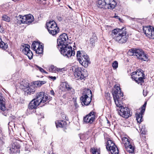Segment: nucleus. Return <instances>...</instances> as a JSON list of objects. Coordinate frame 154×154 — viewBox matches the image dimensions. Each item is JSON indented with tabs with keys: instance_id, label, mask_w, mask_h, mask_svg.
Returning <instances> with one entry per match:
<instances>
[{
	"instance_id": "473e14b6",
	"label": "nucleus",
	"mask_w": 154,
	"mask_h": 154,
	"mask_svg": "<svg viewBox=\"0 0 154 154\" xmlns=\"http://www.w3.org/2000/svg\"><path fill=\"white\" fill-rule=\"evenodd\" d=\"M49 70L50 72H56L57 71V67L54 65H51L49 68Z\"/></svg>"
},
{
	"instance_id": "3c124183",
	"label": "nucleus",
	"mask_w": 154,
	"mask_h": 154,
	"mask_svg": "<svg viewBox=\"0 0 154 154\" xmlns=\"http://www.w3.org/2000/svg\"><path fill=\"white\" fill-rule=\"evenodd\" d=\"M74 104H75V107H77V103H74Z\"/></svg>"
},
{
	"instance_id": "f257e3e1",
	"label": "nucleus",
	"mask_w": 154,
	"mask_h": 154,
	"mask_svg": "<svg viewBox=\"0 0 154 154\" xmlns=\"http://www.w3.org/2000/svg\"><path fill=\"white\" fill-rule=\"evenodd\" d=\"M127 32L125 28L115 29L112 31V37L115 40L120 43L126 42L128 36L126 35Z\"/></svg>"
},
{
	"instance_id": "bb28decb",
	"label": "nucleus",
	"mask_w": 154,
	"mask_h": 154,
	"mask_svg": "<svg viewBox=\"0 0 154 154\" xmlns=\"http://www.w3.org/2000/svg\"><path fill=\"white\" fill-rule=\"evenodd\" d=\"M23 83L22 84H21L20 86V88L23 91H24V89H25L26 88H28L29 86V83L26 82V81L24 80L23 82Z\"/></svg>"
},
{
	"instance_id": "8fccbe9b",
	"label": "nucleus",
	"mask_w": 154,
	"mask_h": 154,
	"mask_svg": "<svg viewBox=\"0 0 154 154\" xmlns=\"http://www.w3.org/2000/svg\"><path fill=\"white\" fill-rule=\"evenodd\" d=\"M114 17H115V18H119V19H120V18H119V17H118V16H114Z\"/></svg>"
},
{
	"instance_id": "ea45409f",
	"label": "nucleus",
	"mask_w": 154,
	"mask_h": 154,
	"mask_svg": "<svg viewBox=\"0 0 154 154\" xmlns=\"http://www.w3.org/2000/svg\"><path fill=\"white\" fill-rule=\"evenodd\" d=\"M140 126L139 125V128H140L141 132L142 133V134H144V131L145 129V125L142 126L141 127H140Z\"/></svg>"
},
{
	"instance_id": "2eb2a0df",
	"label": "nucleus",
	"mask_w": 154,
	"mask_h": 154,
	"mask_svg": "<svg viewBox=\"0 0 154 154\" xmlns=\"http://www.w3.org/2000/svg\"><path fill=\"white\" fill-rule=\"evenodd\" d=\"M45 93L43 92H40L37 93L34 99L39 103H44L49 100V97L47 96H45Z\"/></svg>"
},
{
	"instance_id": "13d9d810",
	"label": "nucleus",
	"mask_w": 154,
	"mask_h": 154,
	"mask_svg": "<svg viewBox=\"0 0 154 154\" xmlns=\"http://www.w3.org/2000/svg\"><path fill=\"white\" fill-rule=\"evenodd\" d=\"M44 1H46V0H43Z\"/></svg>"
},
{
	"instance_id": "6ab92c4d",
	"label": "nucleus",
	"mask_w": 154,
	"mask_h": 154,
	"mask_svg": "<svg viewBox=\"0 0 154 154\" xmlns=\"http://www.w3.org/2000/svg\"><path fill=\"white\" fill-rule=\"evenodd\" d=\"M95 118V113L94 112L92 111L84 117L83 120L86 123L91 124L94 120Z\"/></svg>"
},
{
	"instance_id": "4468645a",
	"label": "nucleus",
	"mask_w": 154,
	"mask_h": 154,
	"mask_svg": "<svg viewBox=\"0 0 154 154\" xmlns=\"http://www.w3.org/2000/svg\"><path fill=\"white\" fill-rule=\"evenodd\" d=\"M143 31L148 38L154 39V28L153 27L149 26L143 27Z\"/></svg>"
},
{
	"instance_id": "09e8293b",
	"label": "nucleus",
	"mask_w": 154,
	"mask_h": 154,
	"mask_svg": "<svg viewBox=\"0 0 154 154\" xmlns=\"http://www.w3.org/2000/svg\"><path fill=\"white\" fill-rule=\"evenodd\" d=\"M135 19L134 18H132V17L130 18V19L131 20H135Z\"/></svg>"
},
{
	"instance_id": "393cba45",
	"label": "nucleus",
	"mask_w": 154,
	"mask_h": 154,
	"mask_svg": "<svg viewBox=\"0 0 154 154\" xmlns=\"http://www.w3.org/2000/svg\"><path fill=\"white\" fill-rule=\"evenodd\" d=\"M126 150L130 153H133L134 152V148L131 144H129L125 146Z\"/></svg>"
},
{
	"instance_id": "7c9ffc66",
	"label": "nucleus",
	"mask_w": 154,
	"mask_h": 154,
	"mask_svg": "<svg viewBox=\"0 0 154 154\" xmlns=\"http://www.w3.org/2000/svg\"><path fill=\"white\" fill-rule=\"evenodd\" d=\"M122 141L125 146L130 144L128 139L125 137H124L122 138Z\"/></svg>"
},
{
	"instance_id": "cd10ccee",
	"label": "nucleus",
	"mask_w": 154,
	"mask_h": 154,
	"mask_svg": "<svg viewBox=\"0 0 154 154\" xmlns=\"http://www.w3.org/2000/svg\"><path fill=\"white\" fill-rule=\"evenodd\" d=\"M43 48L42 45L40 44L38 46L35 50V52L36 54H41L43 51Z\"/></svg>"
},
{
	"instance_id": "4be33fe9",
	"label": "nucleus",
	"mask_w": 154,
	"mask_h": 154,
	"mask_svg": "<svg viewBox=\"0 0 154 154\" xmlns=\"http://www.w3.org/2000/svg\"><path fill=\"white\" fill-rule=\"evenodd\" d=\"M40 103L34 99L32 100L29 103L28 108L32 109H36Z\"/></svg>"
},
{
	"instance_id": "72a5a7b5",
	"label": "nucleus",
	"mask_w": 154,
	"mask_h": 154,
	"mask_svg": "<svg viewBox=\"0 0 154 154\" xmlns=\"http://www.w3.org/2000/svg\"><path fill=\"white\" fill-rule=\"evenodd\" d=\"M46 83V82L45 81H37L35 82V83L34 84L35 85H35H36L37 86H40Z\"/></svg>"
},
{
	"instance_id": "a211bd4d",
	"label": "nucleus",
	"mask_w": 154,
	"mask_h": 154,
	"mask_svg": "<svg viewBox=\"0 0 154 154\" xmlns=\"http://www.w3.org/2000/svg\"><path fill=\"white\" fill-rule=\"evenodd\" d=\"M90 59L88 56L86 54L82 55L81 58H78V60L80 63L85 67L88 66V64L90 63Z\"/></svg>"
},
{
	"instance_id": "37998d69",
	"label": "nucleus",
	"mask_w": 154,
	"mask_h": 154,
	"mask_svg": "<svg viewBox=\"0 0 154 154\" xmlns=\"http://www.w3.org/2000/svg\"><path fill=\"white\" fill-rule=\"evenodd\" d=\"M49 77L52 80H53L54 81L56 79V77L55 76H54V77H53V76H49Z\"/></svg>"
},
{
	"instance_id": "9d476101",
	"label": "nucleus",
	"mask_w": 154,
	"mask_h": 154,
	"mask_svg": "<svg viewBox=\"0 0 154 154\" xmlns=\"http://www.w3.org/2000/svg\"><path fill=\"white\" fill-rule=\"evenodd\" d=\"M106 149L112 154H118L119 151L118 148L112 140H108L106 143Z\"/></svg>"
},
{
	"instance_id": "423d86ee",
	"label": "nucleus",
	"mask_w": 154,
	"mask_h": 154,
	"mask_svg": "<svg viewBox=\"0 0 154 154\" xmlns=\"http://www.w3.org/2000/svg\"><path fill=\"white\" fill-rule=\"evenodd\" d=\"M115 87V90L112 91L113 99L116 106H120L121 102L119 100V97H123V93L121 92V89L119 87L116 85Z\"/></svg>"
},
{
	"instance_id": "6e6552de",
	"label": "nucleus",
	"mask_w": 154,
	"mask_h": 154,
	"mask_svg": "<svg viewBox=\"0 0 154 154\" xmlns=\"http://www.w3.org/2000/svg\"><path fill=\"white\" fill-rule=\"evenodd\" d=\"M132 79L136 82L143 83L145 79V75L143 71L141 69H138L136 72H134L131 75Z\"/></svg>"
},
{
	"instance_id": "603ef678",
	"label": "nucleus",
	"mask_w": 154,
	"mask_h": 154,
	"mask_svg": "<svg viewBox=\"0 0 154 154\" xmlns=\"http://www.w3.org/2000/svg\"><path fill=\"white\" fill-rule=\"evenodd\" d=\"M63 117H64V118H63V119H66V117L65 116V115Z\"/></svg>"
},
{
	"instance_id": "5701e85b",
	"label": "nucleus",
	"mask_w": 154,
	"mask_h": 154,
	"mask_svg": "<svg viewBox=\"0 0 154 154\" xmlns=\"http://www.w3.org/2000/svg\"><path fill=\"white\" fill-rule=\"evenodd\" d=\"M61 87L63 88L65 91L67 90L68 91H70L72 92L74 91V89L72 88L66 82L62 83L61 85Z\"/></svg>"
},
{
	"instance_id": "6e6d98bb",
	"label": "nucleus",
	"mask_w": 154,
	"mask_h": 154,
	"mask_svg": "<svg viewBox=\"0 0 154 154\" xmlns=\"http://www.w3.org/2000/svg\"><path fill=\"white\" fill-rule=\"evenodd\" d=\"M107 120V123H109V122L108 120Z\"/></svg>"
},
{
	"instance_id": "58836bf2",
	"label": "nucleus",
	"mask_w": 154,
	"mask_h": 154,
	"mask_svg": "<svg viewBox=\"0 0 154 154\" xmlns=\"http://www.w3.org/2000/svg\"><path fill=\"white\" fill-rule=\"evenodd\" d=\"M83 54H82L81 53V52L80 51H78L77 52L76 54V56L77 57L78 60V58L79 57L81 58L82 57V55H83Z\"/></svg>"
},
{
	"instance_id": "a878e982",
	"label": "nucleus",
	"mask_w": 154,
	"mask_h": 154,
	"mask_svg": "<svg viewBox=\"0 0 154 154\" xmlns=\"http://www.w3.org/2000/svg\"><path fill=\"white\" fill-rule=\"evenodd\" d=\"M23 18L24 19V16L19 15L16 17V21L17 23L20 24L22 23L24 24V19H23Z\"/></svg>"
},
{
	"instance_id": "9b49d317",
	"label": "nucleus",
	"mask_w": 154,
	"mask_h": 154,
	"mask_svg": "<svg viewBox=\"0 0 154 154\" xmlns=\"http://www.w3.org/2000/svg\"><path fill=\"white\" fill-rule=\"evenodd\" d=\"M72 70H74V75L77 79L82 80L84 79L87 76V75L84 74L80 67L77 66L72 68Z\"/></svg>"
},
{
	"instance_id": "49530a36",
	"label": "nucleus",
	"mask_w": 154,
	"mask_h": 154,
	"mask_svg": "<svg viewBox=\"0 0 154 154\" xmlns=\"http://www.w3.org/2000/svg\"><path fill=\"white\" fill-rule=\"evenodd\" d=\"M50 94L51 95H54V92L53 91V90H51V91H50Z\"/></svg>"
},
{
	"instance_id": "1a4fd4ad",
	"label": "nucleus",
	"mask_w": 154,
	"mask_h": 154,
	"mask_svg": "<svg viewBox=\"0 0 154 154\" xmlns=\"http://www.w3.org/2000/svg\"><path fill=\"white\" fill-rule=\"evenodd\" d=\"M69 38L67 35L65 33H63L60 35L57 39V47L59 49V47L63 45H68V41Z\"/></svg>"
},
{
	"instance_id": "f8f14e48",
	"label": "nucleus",
	"mask_w": 154,
	"mask_h": 154,
	"mask_svg": "<svg viewBox=\"0 0 154 154\" xmlns=\"http://www.w3.org/2000/svg\"><path fill=\"white\" fill-rule=\"evenodd\" d=\"M122 103L121 102L120 106H117L120 109L118 113L121 116L125 118H128L131 116V114L130 113L129 109L127 107H124L122 106Z\"/></svg>"
},
{
	"instance_id": "4d7b16f0",
	"label": "nucleus",
	"mask_w": 154,
	"mask_h": 154,
	"mask_svg": "<svg viewBox=\"0 0 154 154\" xmlns=\"http://www.w3.org/2000/svg\"><path fill=\"white\" fill-rule=\"evenodd\" d=\"M69 8L70 9H72V8L71 7H70V6H69Z\"/></svg>"
},
{
	"instance_id": "aec40b11",
	"label": "nucleus",
	"mask_w": 154,
	"mask_h": 154,
	"mask_svg": "<svg viewBox=\"0 0 154 154\" xmlns=\"http://www.w3.org/2000/svg\"><path fill=\"white\" fill-rule=\"evenodd\" d=\"M24 24L28 25L30 24L34 20L33 16L30 14L24 16Z\"/></svg>"
},
{
	"instance_id": "c85d7f7f",
	"label": "nucleus",
	"mask_w": 154,
	"mask_h": 154,
	"mask_svg": "<svg viewBox=\"0 0 154 154\" xmlns=\"http://www.w3.org/2000/svg\"><path fill=\"white\" fill-rule=\"evenodd\" d=\"M8 47V45L6 43H5L4 42L2 41V39L0 38V48L4 50L6 49Z\"/></svg>"
},
{
	"instance_id": "c756f323",
	"label": "nucleus",
	"mask_w": 154,
	"mask_h": 154,
	"mask_svg": "<svg viewBox=\"0 0 154 154\" xmlns=\"http://www.w3.org/2000/svg\"><path fill=\"white\" fill-rule=\"evenodd\" d=\"M40 44L39 43L36 41H34L31 45V48L34 51L36 50V48H37Z\"/></svg>"
},
{
	"instance_id": "c03bdc74",
	"label": "nucleus",
	"mask_w": 154,
	"mask_h": 154,
	"mask_svg": "<svg viewBox=\"0 0 154 154\" xmlns=\"http://www.w3.org/2000/svg\"><path fill=\"white\" fill-rule=\"evenodd\" d=\"M14 125V123L11 122H9L8 123V125L9 126H10V127H11L12 126H11V125Z\"/></svg>"
},
{
	"instance_id": "a19ab883",
	"label": "nucleus",
	"mask_w": 154,
	"mask_h": 154,
	"mask_svg": "<svg viewBox=\"0 0 154 154\" xmlns=\"http://www.w3.org/2000/svg\"><path fill=\"white\" fill-rule=\"evenodd\" d=\"M4 142L3 141L2 138L0 137V146L4 144Z\"/></svg>"
},
{
	"instance_id": "f03ea898",
	"label": "nucleus",
	"mask_w": 154,
	"mask_h": 154,
	"mask_svg": "<svg viewBox=\"0 0 154 154\" xmlns=\"http://www.w3.org/2000/svg\"><path fill=\"white\" fill-rule=\"evenodd\" d=\"M116 4L114 0H98L97 5L100 8L113 9Z\"/></svg>"
},
{
	"instance_id": "f3484780",
	"label": "nucleus",
	"mask_w": 154,
	"mask_h": 154,
	"mask_svg": "<svg viewBox=\"0 0 154 154\" xmlns=\"http://www.w3.org/2000/svg\"><path fill=\"white\" fill-rule=\"evenodd\" d=\"M146 104V103L145 102L141 107L140 111H137L136 113V120L138 123H140L143 121V115L145 111Z\"/></svg>"
},
{
	"instance_id": "864d4df0",
	"label": "nucleus",
	"mask_w": 154,
	"mask_h": 154,
	"mask_svg": "<svg viewBox=\"0 0 154 154\" xmlns=\"http://www.w3.org/2000/svg\"><path fill=\"white\" fill-rule=\"evenodd\" d=\"M58 2H59L60 1V0H56Z\"/></svg>"
},
{
	"instance_id": "4c0bfd02",
	"label": "nucleus",
	"mask_w": 154,
	"mask_h": 154,
	"mask_svg": "<svg viewBox=\"0 0 154 154\" xmlns=\"http://www.w3.org/2000/svg\"><path fill=\"white\" fill-rule=\"evenodd\" d=\"M37 68L42 73L48 74V72L45 71L43 69L39 66H36Z\"/></svg>"
},
{
	"instance_id": "2f4dec72",
	"label": "nucleus",
	"mask_w": 154,
	"mask_h": 154,
	"mask_svg": "<svg viewBox=\"0 0 154 154\" xmlns=\"http://www.w3.org/2000/svg\"><path fill=\"white\" fill-rule=\"evenodd\" d=\"M90 151L92 152L93 154H100V152L98 151L97 148H92L91 149Z\"/></svg>"
},
{
	"instance_id": "79ce46f5",
	"label": "nucleus",
	"mask_w": 154,
	"mask_h": 154,
	"mask_svg": "<svg viewBox=\"0 0 154 154\" xmlns=\"http://www.w3.org/2000/svg\"><path fill=\"white\" fill-rule=\"evenodd\" d=\"M68 94H64L63 95V97L64 98L67 99L68 98Z\"/></svg>"
},
{
	"instance_id": "7ed1b4c3",
	"label": "nucleus",
	"mask_w": 154,
	"mask_h": 154,
	"mask_svg": "<svg viewBox=\"0 0 154 154\" xmlns=\"http://www.w3.org/2000/svg\"><path fill=\"white\" fill-rule=\"evenodd\" d=\"M128 54L131 56L135 55L137 58L143 61H146L148 60V56L144 53L141 50L139 49H131L129 50Z\"/></svg>"
},
{
	"instance_id": "39448f33",
	"label": "nucleus",
	"mask_w": 154,
	"mask_h": 154,
	"mask_svg": "<svg viewBox=\"0 0 154 154\" xmlns=\"http://www.w3.org/2000/svg\"><path fill=\"white\" fill-rule=\"evenodd\" d=\"M61 54L67 58H69L74 56L75 52L72 50V47L69 45H63L59 47Z\"/></svg>"
},
{
	"instance_id": "dca6fc26",
	"label": "nucleus",
	"mask_w": 154,
	"mask_h": 154,
	"mask_svg": "<svg viewBox=\"0 0 154 154\" xmlns=\"http://www.w3.org/2000/svg\"><path fill=\"white\" fill-rule=\"evenodd\" d=\"M30 46L27 44H24L21 45V49L22 52L26 55L30 60L32 59L33 56V54L30 49Z\"/></svg>"
},
{
	"instance_id": "20e7f679",
	"label": "nucleus",
	"mask_w": 154,
	"mask_h": 154,
	"mask_svg": "<svg viewBox=\"0 0 154 154\" xmlns=\"http://www.w3.org/2000/svg\"><path fill=\"white\" fill-rule=\"evenodd\" d=\"M92 93L91 90L88 88L85 89L82 96L80 97L82 105H88L91 102Z\"/></svg>"
},
{
	"instance_id": "a18cd8bd",
	"label": "nucleus",
	"mask_w": 154,
	"mask_h": 154,
	"mask_svg": "<svg viewBox=\"0 0 154 154\" xmlns=\"http://www.w3.org/2000/svg\"><path fill=\"white\" fill-rule=\"evenodd\" d=\"M143 95L144 96V97L146 96L147 95V92L146 91H145L144 90H143Z\"/></svg>"
},
{
	"instance_id": "412c9836",
	"label": "nucleus",
	"mask_w": 154,
	"mask_h": 154,
	"mask_svg": "<svg viewBox=\"0 0 154 154\" xmlns=\"http://www.w3.org/2000/svg\"><path fill=\"white\" fill-rule=\"evenodd\" d=\"M35 85L34 84L30 85L28 88H26L24 90V91L28 94H33L35 91Z\"/></svg>"
},
{
	"instance_id": "f704fd0d",
	"label": "nucleus",
	"mask_w": 154,
	"mask_h": 154,
	"mask_svg": "<svg viewBox=\"0 0 154 154\" xmlns=\"http://www.w3.org/2000/svg\"><path fill=\"white\" fill-rule=\"evenodd\" d=\"M2 19L3 20L6 22H9L10 20V18L5 15H4L2 16Z\"/></svg>"
},
{
	"instance_id": "ddd939ff",
	"label": "nucleus",
	"mask_w": 154,
	"mask_h": 154,
	"mask_svg": "<svg viewBox=\"0 0 154 154\" xmlns=\"http://www.w3.org/2000/svg\"><path fill=\"white\" fill-rule=\"evenodd\" d=\"M5 99L3 97L2 94L0 93V112L5 116L8 115V110H6L5 107Z\"/></svg>"
},
{
	"instance_id": "0eeeda50",
	"label": "nucleus",
	"mask_w": 154,
	"mask_h": 154,
	"mask_svg": "<svg viewBox=\"0 0 154 154\" xmlns=\"http://www.w3.org/2000/svg\"><path fill=\"white\" fill-rule=\"evenodd\" d=\"M46 27L49 33L53 36L55 35L59 32V28L54 20L50 21L47 23Z\"/></svg>"
},
{
	"instance_id": "5fc2aeb1",
	"label": "nucleus",
	"mask_w": 154,
	"mask_h": 154,
	"mask_svg": "<svg viewBox=\"0 0 154 154\" xmlns=\"http://www.w3.org/2000/svg\"><path fill=\"white\" fill-rule=\"evenodd\" d=\"M107 95L108 96H109V93H107Z\"/></svg>"
},
{
	"instance_id": "de8ad7c7",
	"label": "nucleus",
	"mask_w": 154,
	"mask_h": 154,
	"mask_svg": "<svg viewBox=\"0 0 154 154\" xmlns=\"http://www.w3.org/2000/svg\"><path fill=\"white\" fill-rule=\"evenodd\" d=\"M62 69H61L60 68H57V71H61Z\"/></svg>"
},
{
	"instance_id": "c9c22d12",
	"label": "nucleus",
	"mask_w": 154,
	"mask_h": 154,
	"mask_svg": "<svg viewBox=\"0 0 154 154\" xmlns=\"http://www.w3.org/2000/svg\"><path fill=\"white\" fill-rule=\"evenodd\" d=\"M118 62L117 61H114L112 63V66L114 69H115L118 67Z\"/></svg>"
},
{
	"instance_id": "b1692460",
	"label": "nucleus",
	"mask_w": 154,
	"mask_h": 154,
	"mask_svg": "<svg viewBox=\"0 0 154 154\" xmlns=\"http://www.w3.org/2000/svg\"><path fill=\"white\" fill-rule=\"evenodd\" d=\"M55 124L57 128H58V127L63 128L66 126V123L65 121L63 120H57Z\"/></svg>"
},
{
	"instance_id": "e433bc0d",
	"label": "nucleus",
	"mask_w": 154,
	"mask_h": 154,
	"mask_svg": "<svg viewBox=\"0 0 154 154\" xmlns=\"http://www.w3.org/2000/svg\"><path fill=\"white\" fill-rule=\"evenodd\" d=\"M95 45V41L94 39L93 38H91L90 39V43L89 44V46L92 47H94Z\"/></svg>"
}]
</instances>
